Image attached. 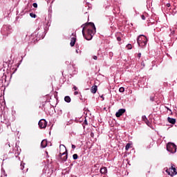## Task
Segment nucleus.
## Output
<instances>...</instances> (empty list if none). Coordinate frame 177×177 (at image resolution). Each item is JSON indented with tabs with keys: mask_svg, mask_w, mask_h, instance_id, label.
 <instances>
[{
	"mask_svg": "<svg viewBox=\"0 0 177 177\" xmlns=\"http://www.w3.org/2000/svg\"><path fill=\"white\" fill-rule=\"evenodd\" d=\"M96 33V27L95 26V24L92 22H89L88 24H85L82 28V34L83 37L87 41H91L93 36Z\"/></svg>",
	"mask_w": 177,
	"mask_h": 177,
	"instance_id": "f257e3e1",
	"label": "nucleus"
},
{
	"mask_svg": "<svg viewBox=\"0 0 177 177\" xmlns=\"http://www.w3.org/2000/svg\"><path fill=\"white\" fill-rule=\"evenodd\" d=\"M147 37L143 35H140L137 39L138 45L141 48H144V46L147 45Z\"/></svg>",
	"mask_w": 177,
	"mask_h": 177,
	"instance_id": "f03ea898",
	"label": "nucleus"
},
{
	"mask_svg": "<svg viewBox=\"0 0 177 177\" xmlns=\"http://www.w3.org/2000/svg\"><path fill=\"white\" fill-rule=\"evenodd\" d=\"M167 150L170 153H176V145L172 142H169L167 145Z\"/></svg>",
	"mask_w": 177,
	"mask_h": 177,
	"instance_id": "7ed1b4c3",
	"label": "nucleus"
},
{
	"mask_svg": "<svg viewBox=\"0 0 177 177\" xmlns=\"http://www.w3.org/2000/svg\"><path fill=\"white\" fill-rule=\"evenodd\" d=\"M166 172L168 174V175H170V176H174L177 174L176 168L174 167V166H171V167L167 169Z\"/></svg>",
	"mask_w": 177,
	"mask_h": 177,
	"instance_id": "20e7f679",
	"label": "nucleus"
},
{
	"mask_svg": "<svg viewBox=\"0 0 177 177\" xmlns=\"http://www.w3.org/2000/svg\"><path fill=\"white\" fill-rule=\"evenodd\" d=\"M47 125H48V123L46 122V120L41 119L39 121V127L41 129H45Z\"/></svg>",
	"mask_w": 177,
	"mask_h": 177,
	"instance_id": "39448f33",
	"label": "nucleus"
},
{
	"mask_svg": "<svg viewBox=\"0 0 177 177\" xmlns=\"http://www.w3.org/2000/svg\"><path fill=\"white\" fill-rule=\"evenodd\" d=\"M59 157L62 161H66L68 158L67 149L65 148V151L62 153H59Z\"/></svg>",
	"mask_w": 177,
	"mask_h": 177,
	"instance_id": "423d86ee",
	"label": "nucleus"
},
{
	"mask_svg": "<svg viewBox=\"0 0 177 177\" xmlns=\"http://www.w3.org/2000/svg\"><path fill=\"white\" fill-rule=\"evenodd\" d=\"M125 111H126L125 109H119L118 111L116 112V113H115L117 118H120V117H121V115H122V114H124V113H125Z\"/></svg>",
	"mask_w": 177,
	"mask_h": 177,
	"instance_id": "0eeeda50",
	"label": "nucleus"
},
{
	"mask_svg": "<svg viewBox=\"0 0 177 177\" xmlns=\"http://www.w3.org/2000/svg\"><path fill=\"white\" fill-rule=\"evenodd\" d=\"M100 171V174H102V175H107V167H102Z\"/></svg>",
	"mask_w": 177,
	"mask_h": 177,
	"instance_id": "6e6552de",
	"label": "nucleus"
},
{
	"mask_svg": "<svg viewBox=\"0 0 177 177\" xmlns=\"http://www.w3.org/2000/svg\"><path fill=\"white\" fill-rule=\"evenodd\" d=\"M167 121L168 122H169V124H172L173 125L176 123V120L175 118H172L169 117L167 118Z\"/></svg>",
	"mask_w": 177,
	"mask_h": 177,
	"instance_id": "1a4fd4ad",
	"label": "nucleus"
},
{
	"mask_svg": "<svg viewBox=\"0 0 177 177\" xmlns=\"http://www.w3.org/2000/svg\"><path fill=\"white\" fill-rule=\"evenodd\" d=\"M46 146H48V141H46V140H43L41 142V147L43 149H45V147H46Z\"/></svg>",
	"mask_w": 177,
	"mask_h": 177,
	"instance_id": "9d476101",
	"label": "nucleus"
},
{
	"mask_svg": "<svg viewBox=\"0 0 177 177\" xmlns=\"http://www.w3.org/2000/svg\"><path fill=\"white\" fill-rule=\"evenodd\" d=\"M77 41V38L72 37L71 39V43H70L71 46H74V45H75V41Z\"/></svg>",
	"mask_w": 177,
	"mask_h": 177,
	"instance_id": "9b49d317",
	"label": "nucleus"
},
{
	"mask_svg": "<svg viewBox=\"0 0 177 177\" xmlns=\"http://www.w3.org/2000/svg\"><path fill=\"white\" fill-rule=\"evenodd\" d=\"M91 93H96L97 92V86H93L91 87Z\"/></svg>",
	"mask_w": 177,
	"mask_h": 177,
	"instance_id": "f8f14e48",
	"label": "nucleus"
},
{
	"mask_svg": "<svg viewBox=\"0 0 177 177\" xmlns=\"http://www.w3.org/2000/svg\"><path fill=\"white\" fill-rule=\"evenodd\" d=\"M142 121H144V122H145V124H147V125H149V124H150V122H149V120H147V118H146V115H143L142 117Z\"/></svg>",
	"mask_w": 177,
	"mask_h": 177,
	"instance_id": "ddd939ff",
	"label": "nucleus"
},
{
	"mask_svg": "<svg viewBox=\"0 0 177 177\" xmlns=\"http://www.w3.org/2000/svg\"><path fill=\"white\" fill-rule=\"evenodd\" d=\"M64 100L65 102H66V103H70V102H71V98L70 97V96H66L64 97Z\"/></svg>",
	"mask_w": 177,
	"mask_h": 177,
	"instance_id": "4468645a",
	"label": "nucleus"
},
{
	"mask_svg": "<svg viewBox=\"0 0 177 177\" xmlns=\"http://www.w3.org/2000/svg\"><path fill=\"white\" fill-rule=\"evenodd\" d=\"M129 149H131V143H127L125 147V150L127 151Z\"/></svg>",
	"mask_w": 177,
	"mask_h": 177,
	"instance_id": "2eb2a0df",
	"label": "nucleus"
},
{
	"mask_svg": "<svg viewBox=\"0 0 177 177\" xmlns=\"http://www.w3.org/2000/svg\"><path fill=\"white\" fill-rule=\"evenodd\" d=\"M73 160H78V155L77 153H75L73 155Z\"/></svg>",
	"mask_w": 177,
	"mask_h": 177,
	"instance_id": "dca6fc26",
	"label": "nucleus"
},
{
	"mask_svg": "<svg viewBox=\"0 0 177 177\" xmlns=\"http://www.w3.org/2000/svg\"><path fill=\"white\" fill-rule=\"evenodd\" d=\"M119 91L121 92L122 93V92L125 91V88L124 87H120L119 88Z\"/></svg>",
	"mask_w": 177,
	"mask_h": 177,
	"instance_id": "f3484780",
	"label": "nucleus"
},
{
	"mask_svg": "<svg viewBox=\"0 0 177 177\" xmlns=\"http://www.w3.org/2000/svg\"><path fill=\"white\" fill-rule=\"evenodd\" d=\"M30 17H33L34 19H35L37 17V15L34 13H30Z\"/></svg>",
	"mask_w": 177,
	"mask_h": 177,
	"instance_id": "a211bd4d",
	"label": "nucleus"
},
{
	"mask_svg": "<svg viewBox=\"0 0 177 177\" xmlns=\"http://www.w3.org/2000/svg\"><path fill=\"white\" fill-rule=\"evenodd\" d=\"M21 169L24 170V163L21 162Z\"/></svg>",
	"mask_w": 177,
	"mask_h": 177,
	"instance_id": "6ab92c4d",
	"label": "nucleus"
},
{
	"mask_svg": "<svg viewBox=\"0 0 177 177\" xmlns=\"http://www.w3.org/2000/svg\"><path fill=\"white\" fill-rule=\"evenodd\" d=\"M127 48L128 49H132V45H131V44H128V45L127 46Z\"/></svg>",
	"mask_w": 177,
	"mask_h": 177,
	"instance_id": "aec40b11",
	"label": "nucleus"
},
{
	"mask_svg": "<svg viewBox=\"0 0 177 177\" xmlns=\"http://www.w3.org/2000/svg\"><path fill=\"white\" fill-rule=\"evenodd\" d=\"M33 8H38V4L37 3H34L32 4Z\"/></svg>",
	"mask_w": 177,
	"mask_h": 177,
	"instance_id": "412c9836",
	"label": "nucleus"
},
{
	"mask_svg": "<svg viewBox=\"0 0 177 177\" xmlns=\"http://www.w3.org/2000/svg\"><path fill=\"white\" fill-rule=\"evenodd\" d=\"M141 19H142V20H146V17H145L144 15H141Z\"/></svg>",
	"mask_w": 177,
	"mask_h": 177,
	"instance_id": "4be33fe9",
	"label": "nucleus"
},
{
	"mask_svg": "<svg viewBox=\"0 0 177 177\" xmlns=\"http://www.w3.org/2000/svg\"><path fill=\"white\" fill-rule=\"evenodd\" d=\"M117 41H118V42H121V37H117Z\"/></svg>",
	"mask_w": 177,
	"mask_h": 177,
	"instance_id": "5701e85b",
	"label": "nucleus"
},
{
	"mask_svg": "<svg viewBox=\"0 0 177 177\" xmlns=\"http://www.w3.org/2000/svg\"><path fill=\"white\" fill-rule=\"evenodd\" d=\"M93 59H94V60H97V57L96 55H94L93 57Z\"/></svg>",
	"mask_w": 177,
	"mask_h": 177,
	"instance_id": "b1692460",
	"label": "nucleus"
},
{
	"mask_svg": "<svg viewBox=\"0 0 177 177\" xmlns=\"http://www.w3.org/2000/svg\"><path fill=\"white\" fill-rule=\"evenodd\" d=\"M73 89H74V91H77L78 89V88H77V86H74Z\"/></svg>",
	"mask_w": 177,
	"mask_h": 177,
	"instance_id": "393cba45",
	"label": "nucleus"
},
{
	"mask_svg": "<svg viewBox=\"0 0 177 177\" xmlns=\"http://www.w3.org/2000/svg\"><path fill=\"white\" fill-rule=\"evenodd\" d=\"M90 135H91V138H93V136H95V134H94L93 133H92V132L91 133Z\"/></svg>",
	"mask_w": 177,
	"mask_h": 177,
	"instance_id": "a878e982",
	"label": "nucleus"
},
{
	"mask_svg": "<svg viewBox=\"0 0 177 177\" xmlns=\"http://www.w3.org/2000/svg\"><path fill=\"white\" fill-rule=\"evenodd\" d=\"M141 56H142V54H141V53H138V57L139 58H140Z\"/></svg>",
	"mask_w": 177,
	"mask_h": 177,
	"instance_id": "bb28decb",
	"label": "nucleus"
},
{
	"mask_svg": "<svg viewBox=\"0 0 177 177\" xmlns=\"http://www.w3.org/2000/svg\"><path fill=\"white\" fill-rule=\"evenodd\" d=\"M74 95H78V91H75V92H74Z\"/></svg>",
	"mask_w": 177,
	"mask_h": 177,
	"instance_id": "cd10ccee",
	"label": "nucleus"
},
{
	"mask_svg": "<svg viewBox=\"0 0 177 177\" xmlns=\"http://www.w3.org/2000/svg\"><path fill=\"white\" fill-rule=\"evenodd\" d=\"M84 124H86V125H88V121H86V120H84Z\"/></svg>",
	"mask_w": 177,
	"mask_h": 177,
	"instance_id": "c85d7f7f",
	"label": "nucleus"
},
{
	"mask_svg": "<svg viewBox=\"0 0 177 177\" xmlns=\"http://www.w3.org/2000/svg\"><path fill=\"white\" fill-rule=\"evenodd\" d=\"M72 149H75V145H72Z\"/></svg>",
	"mask_w": 177,
	"mask_h": 177,
	"instance_id": "c756f323",
	"label": "nucleus"
},
{
	"mask_svg": "<svg viewBox=\"0 0 177 177\" xmlns=\"http://www.w3.org/2000/svg\"><path fill=\"white\" fill-rule=\"evenodd\" d=\"M167 110H169V111H172L169 108L166 107Z\"/></svg>",
	"mask_w": 177,
	"mask_h": 177,
	"instance_id": "7c9ffc66",
	"label": "nucleus"
},
{
	"mask_svg": "<svg viewBox=\"0 0 177 177\" xmlns=\"http://www.w3.org/2000/svg\"><path fill=\"white\" fill-rule=\"evenodd\" d=\"M167 8H169V6H171V4L167 3Z\"/></svg>",
	"mask_w": 177,
	"mask_h": 177,
	"instance_id": "2f4dec72",
	"label": "nucleus"
},
{
	"mask_svg": "<svg viewBox=\"0 0 177 177\" xmlns=\"http://www.w3.org/2000/svg\"><path fill=\"white\" fill-rule=\"evenodd\" d=\"M151 100L152 102H153V101H154V98H151Z\"/></svg>",
	"mask_w": 177,
	"mask_h": 177,
	"instance_id": "473e14b6",
	"label": "nucleus"
},
{
	"mask_svg": "<svg viewBox=\"0 0 177 177\" xmlns=\"http://www.w3.org/2000/svg\"><path fill=\"white\" fill-rule=\"evenodd\" d=\"M82 27H84V25H82Z\"/></svg>",
	"mask_w": 177,
	"mask_h": 177,
	"instance_id": "72a5a7b5",
	"label": "nucleus"
}]
</instances>
